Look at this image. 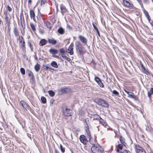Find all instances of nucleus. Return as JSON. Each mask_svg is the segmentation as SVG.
<instances>
[{"mask_svg": "<svg viewBox=\"0 0 153 153\" xmlns=\"http://www.w3.org/2000/svg\"><path fill=\"white\" fill-rule=\"evenodd\" d=\"M95 101L99 105H101L103 107L108 108L109 106L108 103L105 100L100 99V98H97L95 100Z\"/></svg>", "mask_w": 153, "mask_h": 153, "instance_id": "nucleus-1", "label": "nucleus"}, {"mask_svg": "<svg viewBox=\"0 0 153 153\" xmlns=\"http://www.w3.org/2000/svg\"><path fill=\"white\" fill-rule=\"evenodd\" d=\"M75 46L76 50L79 53L80 55L83 54V48L82 44L79 41H76L75 43Z\"/></svg>", "mask_w": 153, "mask_h": 153, "instance_id": "nucleus-2", "label": "nucleus"}, {"mask_svg": "<svg viewBox=\"0 0 153 153\" xmlns=\"http://www.w3.org/2000/svg\"><path fill=\"white\" fill-rule=\"evenodd\" d=\"M91 149L93 153H102L103 151V149L99 146H93Z\"/></svg>", "mask_w": 153, "mask_h": 153, "instance_id": "nucleus-3", "label": "nucleus"}, {"mask_svg": "<svg viewBox=\"0 0 153 153\" xmlns=\"http://www.w3.org/2000/svg\"><path fill=\"white\" fill-rule=\"evenodd\" d=\"M79 140L84 145L86 144L88 142L85 136L84 135H82L80 136Z\"/></svg>", "mask_w": 153, "mask_h": 153, "instance_id": "nucleus-4", "label": "nucleus"}, {"mask_svg": "<svg viewBox=\"0 0 153 153\" xmlns=\"http://www.w3.org/2000/svg\"><path fill=\"white\" fill-rule=\"evenodd\" d=\"M78 38L81 42L84 44V45H87V43L88 41L86 38L82 35H79L78 36Z\"/></svg>", "mask_w": 153, "mask_h": 153, "instance_id": "nucleus-5", "label": "nucleus"}, {"mask_svg": "<svg viewBox=\"0 0 153 153\" xmlns=\"http://www.w3.org/2000/svg\"><path fill=\"white\" fill-rule=\"evenodd\" d=\"M63 114L65 116H70L71 115V110L67 108H66L63 111Z\"/></svg>", "mask_w": 153, "mask_h": 153, "instance_id": "nucleus-6", "label": "nucleus"}, {"mask_svg": "<svg viewBox=\"0 0 153 153\" xmlns=\"http://www.w3.org/2000/svg\"><path fill=\"white\" fill-rule=\"evenodd\" d=\"M135 149L137 153H146L144 149L139 146H136Z\"/></svg>", "mask_w": 153, "mask_h": 153, "instance_id": "nucleus-7", "label": "nucleus"}, {"mask_svg": "<svg viewBox=\"0 0 153 153\" xmlns=\"http://www.w3.org/2000/svg\"><path fill=\"white\" fill-rule=\"evenodd\" d=\"M5 15V19L6 24L7 25L8 27V29L10 30L9 27H10V18L7 15V13L6 12V13H4Z\"/></svg>", "mask_w": 153, "mask_h": 153, "instance_id": "nucleus-8", "label": "nucleus"}, {"mask_svg": "<svg viewBox=\"0 0 153 153\" xmlns=\"http://www.w3.org/2000/svg\"><path fill=\"white\" fill-rule=\"evenodd\" d=\"M60 9L61 12L63 16L67 11V10L66 8L62 4L60 5Z\"/></svg>", "mask_w": 153, "mask_h": 153, "instance_id": "nucleus-9", "label": "nucleus"}, {"mask_svg": "<svg viewBox=\"0 0 153 153\" xmlns=\"http://www.w3.org/2000/svg\"><path fill=\"white\" fill-rule=\"evenodd\" d=\"M73 46V43H71L69 47V48L68 49V53H70V55H72L74 53Z\"/></svg>", "mask_w": 153, "mask_h": 153, "instance_id": "nucleus-10", "label": "nucleus"}, {"mask_svg": "<svg viewBox=\"0 0 153 153\" xmlns=\"http://www.w3.org/2000/svg\"><path fill=\"white\" fill-rule=\"evenodd\" d=\"M60 91L62 94H66L70 91V89L68 88H62Z\"/></svg>", "mask_w": 153, "mask_h": 153, "instance_id": "nucleus-11", "label": "nucleus"}, {"mask_svg": "<svg viewBox=\"0 0 153 153\" xmlns=\"http://www.w3.org/2000/svg\"><path fill=\"white\" fill-rule=\"evenodd\" d=\"M123 3L125 6L127 7H132L133 5L131 4L128 1L126 0H123Z\"/></svg>", "mask_w": 153, "mask_h": 153, "instance_id": "nucleus-12", "label": "nucleus"}, {"mask_svg": "<svg viewBox=\"0 0 153 153\" xmlns=\"http://www.w3.org/2000/svg\"><path fill=\"white\" fill-rule=\"evenodd\" d=\"M48 42L50 44H51L53 45H55L56 43V40H55L53 38L51 39H48Z\"/></svg>", "mask_w": 153, "mask_h": 153, "instance_id": "nucleus-13", "label": "nucleus"}, {"mask_svg": "<svg viewBox=\"0 0 153 153\" xmlns=\"http://www.w3.org/2000/svg\"><path fill=\"white\" fill-rule=\"evenodd\" d=\"M20 103L23 108L26 109L28 106V104L23 100L21 101Z\"/></svg>", "mask_w": 153, "mask_h": 153, "instance_id": "nucleus-14", "label": "nucleus"}, {"mask_svg": "<svg viewBox=\"0 0 153 153\" xmlns=\"http://www.w3.org/2000/svg\"><path fill=\"white\" fill-rule=\"evenodd\" d=\"M30 15L31 18H33L34 21H36L35 13L33 10H30Z\"/></svg>", "mask_w": 153, "mask_h": 153, "instance_id": "nucleus-15", "label": "nucleus"}, {"mask_svg": "<svg viewBox=\"0 0 153 153\" xmlns=\"http://www.w3.org/2000/svg\"><path fill=\"white\" fill-rule=\"evenodd\" d=\"M89 141L91 144L93 146H95V145L97 143L96 140L95 139H93V138H91L90 139H89Z\"/></svg>", "mask_w": 153, "mask_h": 153, "instance_id": "nucleus-16", "label": "nucleus"}, {"mask_svg": "<svg viewBox=\"0 0 153 153\" xmlns=\"http://www.w3.org/2000/svg\"><path fill=\"white\" fill-rule=\"evenodd\" d=\"M13 31L15 37H17L19 35V32L17 27H15L13 30Z\"/></svg>", "mask_w": 153, "mask_h": 153, "instance_id": "nucleus-17", "label": "nucleus"}, {"mask_svg": "<svg viewBox=\"0 0 153 153\" xmlns=\"http://www.w3.org/2000/svg\"><path fill=\"white\" fill-rule=\"evenodd\" d=\"M47 42V41L44 39H43L41 40L39 42V45L41 46H44L45 45Z\"/></svg>", "mask_w": 153, "mask_h": 153, "instance_id": "nucleus-18", "label": "nucleus"}, {"mask_svg": "<svg viewBox=\"0 0 153 153\" xmlns=\"http://www.w3.org/2000/svg\"><path fill=\"white\" fill-rule=\"evenodd\" d=\"M57 32L59 34L62 35L65 33V31L63 28L60 27L58 29Z\"/></svg>", "mask_w": 153, "mask_h": 153, "instance_id": "nucleus-19", "label": "nucleus"}, {"mask_svg": "<svg viewBox=\"0 0 153 153\" xmlns=\"http://www.w3.org/2000/svg\"><path fill=\"white\" fill-rule=\"evenodd\" d=\"M49 51L50 53L52 54H57L58 52L57 50L54 49H51Z\"/></svg>", "mask_w": 153, "mask_h": 153, "instance_id": "nucleus-20", "label": "nucleus"}, {"mask_svg": "<svg viewBox=\"0 0 153 153\" xmlns=\"http://www.w3.org/2000/svg\"><path fill=\"white\" fill-rule=\"evenodd\" d=\"M51 65L54 68H58V65L56 62L55 61H53L51 63Z\"/></svg>", "mask_w": 153, "mask_h": 153, "instance_id": "nucleus-21", "label": "nucleus"}, {"mask_svg": "<svg viewBox=\"0 0 153 153\" xmlns=\"http://www.w3.org/2000/svg\"><path fill=\"white\" fill-rule=\"evenodd\" d=\"M93 118L94 120H96L98 121L100 119V117L98 115L95 114L94 115Z\"/></svg>", "mask_w": 153, "mask_h": 153, "instance_id": "nucleus-22", "label": "nucleus"}, {"mask_svg": "<svg viewBox=\"0 0 153 153\" xmlns=\"http://www.w3.org/2000/svg\"><path fill=\"white\" fill-rule=\"evenodd\" d=\"M153 94V88H151L150 90L148 92V96L149 98L151 97V95Z\"/></svg>", "mask_w": 153, "mask_h": 153, "instance_id": "nucleus-23", "label": "nucleus"}, {"mask_svg": "<svg viewBox=\"0 0 153 153\" xmlns=\"http://www.w3.org/2000/svg\"><path fill=\"white\" fill-rule=\"evenodd\" d=\"M119 139L121 143L125 146V144H126V143L125 142V139L122 136H120V137Z\"/></svg>", "mask_w": 153, "mask_h": 153, "instance_id": "nucleus-24", "label": "nucleus"}, {"mask_svg": "<svg viewBox=\"0 0 153 153\" xmlns=\"http://www.w3.org/2000/svg\"><path fill=\"white\" fill-rule=\"evenodd\" d=\"M22 44L21 45V48L22 49V50L25 52V51L26 47L25 46V42H24L23 43H22Z\"/></svg>", "mask_w": 153, "mask_h": 153, "instance_id": "nucleus-25", "label": "nucleus"}, {"mask_svg": "<svg viewBox=\"0 0 153 153\" xmlns=\"http://www.w3.org/2000/svg\"><path fill=\"white\" fill-rule=\"evenodd\" d=\"M43 68L45 69L46 70H48L50 71V70H54V69H52L51 68H49L48 66L47 65H43Z\"/></svg>", "mask_w": 153, "mask_h": 153, "instance_id": "nucleus-26", "label": "nucleus"}, {"mask_svg": "<svg viewBox=\"0 0 153 153\" xmlns=\"http://www.w3.org/2000/svg\"><path fill=\"white\" fill-rule=\"evenodd\" d=\"M40 68V65L39 64L37 63L36 65H35L34 69L36 71L38 72L39 71Z\"/></svg>", "mask_w": 153, "mask_h": 153, "instance_id": "nucleus-27", "label": "nucleus"}, {"mask_svg": "<svg viewBox=\"0 0 153 153\" xmlns=\"http://www.w3.org/2000/svg\"><path fill=\"white\" fill-rule=\"evenodd\" d=\"M86 136L89 139H91V135L89 131V130H86Z\"/></svg>", "mask_w": 153, "mask_h": 153, "instance_id": "nucleus-28", "label": "nucleus"}, {"mask_svg": "<svg viewBox=\"0 0 153 153\" xmlns=\"http://www.w3.org/2000/svg\"><path fill=\"white\" fill-rule=\"evenodd\" d=\"M48 93L49 95L51 97H53L55 94V92L52 90L48 91Z\"/></svg>", "mask_w": 153, "mask_h": 153, "instance_id": "nucleus-29", "label": "nucleus"}, {"mask_svg": "<svg viewBox=\"0 0 153 153\" xmlns=\"http://www.w3.org/2000/svg\"><path fill=\"white\" fill-rule=\"evenodd\" d=\"M30 25L32 29V30L33 31L35 32L36 31V29L35 28V26L32 23H30Z\"/></svg>", "mask_w": 153, "mask_h": 153, "instance_id": "nucleus-30", "label": "nucleus"}, {"mask_svg": "<svg viewBox=\"0 0 153 153\" xmlns=\"http://www.w3.org/2000/svg\"><path fill=\"white\" fill-rule=\"evenodd\" d=\"M41 100L42 102L43 103L45 104L46 102V98L44 97H41Z\"/></svg>", "mask_w": 153, "mask_h": 153, "instance_id": "nucleus-31", "label": "nucleus"}, {"mask_svg": "<svg viewBox=\"0 0 153 153\" xmlns=\"http://www.w3.org/2000/svg\"><path fill=\"white\" fill-rule=\"evenodd\" d=\"M19 42L22 43L24 42H25L24 39L22 36H19Z\"/></svg>", "mask_w": 153, "mask_h": 153, "instance_id": "nucleus-32", "label": "nucleus"}, {"mask_svg": "<svg viewBox=\"0 0 153 153\" xmlns=\"http://www.w3.org/2000/svg\"><path fill=\"white\" fill-rule=\"evenodd\" d=\"M141 66L142 68V69L143 70V71H144V72L145 73H147L148 72V71L145 68V67L144 66L143 64L141 63Z\"/></svg>", "mask_w": 153, "mask_h": 153, "instance_id": "nucleus-33", "label": "nucleus"}, {"mask_svg": "<svg viewBox=\"0 0 153 153\" xmlns=\"http://www.w3.org/2000/svg\"><path fill=\"white\" fill-rule=\"evenodd\" d=\"M131 94H128V97L132 98L133 99H135V97L134 96V94L133 93H131Z\"/></svg>", "mask_w": 153, "mask_h": 153, "instance_id": "nucleus-34", "label": "nucleus"}, {"mask_svg": "<svg viewBox=\"0 0 153 153\" xmlns=\"http://www.w3.org/2000/svg\"><path fill=\"white\" fill-rule=\"evenodd\" d=\"M61 56L63 58H64L65 59H66V60L68 62H70V61L71 60V59L69 58L68 57L64 55V54L62 55H61Z\"/></svg>", "mask_w": 153, "mask_h": 153, "instance_id": "nucleus-35", "label": "nucleus"}, {"mask_svg": "<svg viewBox=\"0 0 153 153\" xmlns=\"http://www.w3.org/2000/svg\"><path fill=\"white\" fill-rule=\"evenodd\" d=\"M28 44L31 49V51H33V48L32 45L31 44L30 42L29 41L28 42Z\"/></svg>", "mask_w": 153, "mask_h": 153, "instance_id": "nucleus-36", "label": "nucleus"}, {"mask_svg": "<svg viewBox=\"0 0 153 153\" xmlns=\"http://www.w3.org/2000/svg\"><path fill=\"white\" fill-rule=\"evenodd\" d=\"M59 51L62 55H63L65 53V49L62 48L59 50Z\"/></svg>", "mask_w": 153, "mask_h": 153, "instance_id": "nucleus-37", "label": "nucleus"}, {"mask_svg": "<svg viewBox=\"0 0 153 153\" xmlns=\"http://www.w3.org/2000/svg\"><path fill=\"white\" fill-rule=\"evenodd\" d=\"M60 148L61 149V152L63 153L65 152V148L63 147V146L60 144Z\"/></svg>", "mask_w": 153, "mask_h": 153, "instance_id": "nucleus-38", "label": "nucleus"}, {"mask_svg": "<svg viewBox=\"0 0 153 153\" xmlns=\"http://www.w3.org/2000/svg\"><path fill=\"white\" fill-rule=\"evenodd\" d=\"M20 71L21 73L23 75H25V69L23 68H21L20 69Z\"/></svg>", "mask_w": 153, "mask_h": 153, "instance_id": "nucleus-39", "label": "nucleus"}, {"mask_svg": "<svg viewBox=\"0 0 153 153\" xmlns=\"http://www.w3.org/2000/svg\"><path fill=\"white\" fill-rule=\"evenodd\" d=\"M46 25L47 27L49 29H51V25L50 23L49 22L47 23Z\"/></svg>", "mask_w": 153, "mask_h": 153, "instance_id": "nucleus-40", "label": "nucleus"}, {"mask_svg": "<svg viewBox=\"0 0 153 153\" xmlns=\"http://www.w3.org/2000/svg\"><path fill=\"white\" fill-rule=\"evenodd\" d=\"M112 93L113 94L117 96H118L119 94V93L115 90H114L112 92Z\"/></svg>", "mask_w": 153, "mask_h": 153, "instance_id": "nucleus-41", "label": "nucleus"}, {"mask_svg": "<svg viewBox=\"0 0 153 153\" xmlns=\"http://www.w3.org/2000/svg\"><path fill=\"white\" fill-rule=\"evenodd\" d=\"M94 79L95 80L97 83L100 81H101L100 79L97 77H95Z\"/></svg>", "mask_w": 153, "mask_h": 153, "instance_id": "nucleus-42", "label": "nucleus"}, {"mask_svg": "<svg viewBox=\"0 0 153 153\" xmlns=\"http://www.w3.org/2000/svg\"><path fill=\"white\" fill-rule=\"evenodd\" d=\"M137 1L139 3L140 5L141 6L142 8H143V3H142L141 0H137Z\"/></svg>", "mask_w": 153, "mask_h": 153, "instance_id": "nucleus-43", "label": "nucleus"}, {"mask_svg": "<svg viewBox=\"0 0 153 153\" xmlns=\"http://www.w3.org/2000/svg\"><path fill=\"white\" fill-rule=\"evenodd\" d=\"M103 126H104L105 128H107L108 126V124L107 123L105 122H103L101 124Z\"/></svg>", "mask_w": 153, "mask_h": 153, "instance_id": "nucleus-44", "label": "nucleus"}, {"mask_svg": "<svg viewBox=\"0 0 153 153\" xmlns=\"http://www.w3.org/2000/svg\"><path fill=\"white\" fill-rule=\"evenodd\" d=\"M98 84L100 86V87H101V88H102L103 87V86H104L103 85L102 82L101 81H100L98 83Z\"/></svg>", "mask_w": 153, "mask_h": 153, "instance_id": "nucleus-45", "label": "nucleus"}, {"mask_svg": "<svg viewBox=\"0 0 153 153\" xmlns=\"http://www.w3.org/2000/svg\"><path fill=\"white\" fill-rule=\"evenodd\" d=\"M28 75L30 77L31 76H33L34 75L33 74V73L31 71H29Z\"/></svg>", "mask_w": 153, "mask_h": 153, "instance_id": "nucleus-46", "label": "nucleus"}, {"mask_svg": "<svg viewBox=\"0 0 153 153\" xmlns=\"http://www.w3.org/2000/svg\"><path fill=\"white\" fill-rule=\"evenodd\" d=\"M117 147L118 148H119V149H120V150H121L122 149V147H123V145H122L121 144H119L117 146Z\"/></svg>", "mask_w": 153, "mask_h": 153, "instance_id": "nucleus-47", "label": "nucleus"}, {"mask_svg": "<svg viewBox=\"0 0 153 153\" xmlns=\"http://www.w3.org/2000/svg\"><path fill=\"white\" fill-rule=\"evenodd\" d=\"M46 2V0H41V5H44Z\"/></svg>", "mask_w": 153, "mask_h": 153, "instance_id": "nucleus-48", "label": "nucleus"}, {"mask_svg": "<svg viewBox=\"0 0 153 153\" xmlns=\"http://www.w3.org/2000/svg\"><path fill=\"white\" fill-rule=\"evenodd\" d=\"M92 25L94 29L96 31L98 30L94 23H92Z\"/></svg>", "mask_w": 153, "mask_h": 153, "instance_id": "nucleus-49", "label": "nucleus"}, {"mask_svg": "<svg viewBox=\"0 0 153 153\" xmlns=\"http://www.w3.org/2000/svg\"><path fill=\"white\" fill-rule=\"evenodd\" d=\"M98 121H99L100 123L101 124L104 122V121L103 119H102L101 117L100 120H99Z\"/></svg>", "mask_w": 153, "mask_h": 153, "instance_id": "nucleus-50", "label": "nucleus"}, {"mask_svg": "<svg viewBox=\"0 0 153 153\" xmlns=\"http://www.w3.org/2000/svg\"><path fill=\"white\" fill-rule=\"evenodd\" d=\"M7 8L8 9V10L9 12L11 11L12 10V9L11 7H10L9 5H8L7 6Z\"/></svg>", "mask_w": 153, "mask_h": 153, "instance_id": "nucleus-51", "label": "nucleus"}, {"mask_svg": "<svg viewBox=\"0 0 153 153\" xmlns=\"http://www.w3.org/2000/svg\"><path fill=\"white\" fill-rule=\"evenodd\" d=\"M144 13L145 14L146 16H148V15L149 14L148 12L146 10H144Z\"/></svg>", "mask_w": 153, "mask_h": 153, "instance_id": "nucleus-52", "label": "nucleus"}, {"mask_svg": "<svg viewBox=\"0 0 153 153\" xmlns=\"http://www.w3.org/2000/svg\"><path fill=\"white\" fill-rule=\"evenodd\" d=\"M84 114V112L83 111H79V114L81 115H82L83 114Z\"/></svg>", "mask_w": 153, "mask_h": 153, "instance_id": "nucleus-53", "label": "nucleus"}, {"mask_svg": "<svg viewBox=\"0 0 153 153\" xmlns=\"http://www.w3.org/2000/svg\"><path fill=\"white\" fill-rule=\"evenodd\" d=\"M67 28L70 30H71L72 29V27L68 25H67Z\"/></svg>", "mask_w": 153, "mask_h": 153, "instance_id": "nucleus-54", "label": "nucleus"}, {"mask_svg": "<svg viewBox=\"0 0 153 153\" xmlns=\"http://www.w3.org/2000/svg\"><path fill=\"white\" fill-rule=\"evenodd\" d=\"M30 79H32V80L33 81L35 80L34 76V75L33 76H31L30 77Z\"/></svg>", "mask_w": 153, "mask_h": 153, "instance_id": "nucleus-55", "label": "nucleus"}, {"mask_svg": "<svg viewBox=\"0 0 153 153\" xmlns=\"http://www.w3.org/2000/svg\"><path fill=\"white\" fill-rule=\"evenodd\" d=\"M124 153H131V152L129 151L125 150H124Z\"/></svg>", "mask_w": 153, "mask_h": 153, "instance_id": "nucleus-56", "label": "nucleus"}, {"mask_svg": "<svg viewBox=\"0 0 153 153\" xmlns=\"http://www.w3.org/2000/svg\"><path fill=\"white\" fill-rule=\"evenodd\" d=\"M147 18L149 20V21L150 20V17L149 15H148V16H146Z\"/></svg>", "mask_w": 153, "mask_h": 153, "instance_id": "nucleus-57", "label": "nucleus"}, {"mask_svg": "<svg viewBox=\"0 0 153 153\" xmlns=\"http://www.w3.org/2000/svg\"><path fill=\"white\" fill-rule=\"evenodd\" d=\"M56 10H57V12H58L59 10V9L58 8V6L57 4H56Z\"/></svg>", "mask_w": 153, "mask_h": 153, "instance_id": "nucleus-58", "label": "nucleus"}, {"mask_svg": "<svg viewBox=\"0 0 153 153\" xmlns=\"http://www.w3.org/2000/svg\"><path fill=\"white\" fill-rule=\"evenodd\" d=\"M148 0H143V1L144 3L146 4L148 1Z\"/></svg>", "mask_w": 153, "mask_h": 153, "instance_id": "nucleus-59", "label": "nucleus"}, {"mask_svg": "<svg viewBox=\"0 0 153 153\" xmlns=\"http://www.w3.org/2000/svg\"><path fill=\"white\" fill-rule=\"evenodd\" d=\"M18 121L20 123V124H21V125H23V124H22V123H23V122L21 121H20V120H18Z\"/></svg>", "mask_w": 153, "mask_h": 153, "instance_id": "nucleus-60", "label": "nucleus"}, {"mask_svg": "<svg viewBox=\"0 0 153 153\" xmlns=\"http://www.w3.org/2000/svg\"><path fill=\"white\" fill-rule=\"evenodd\" d=\"M96 32L98 34V35L99 36H100V34L99 33V31L98 30L96 31Z\"/></svg>", "mask_w": 153, "mask_h": 153, "instance_id": "nucleus-61", "label": "nucleus"}, {"mask_svg": "<svg viewBox=\"0 0 153 153\" xmlns=\"http://www.w3.org/2000/svg\"><path fill=\"white\" fill-rule=\"evenodd\" d=\"M124 91L125 92H126L128 95V94H129V93H130V92H128V91H127L126 90H124Z\"/></svg>", "mask_w": 153, "mask_h": 153, "instance_id": "nucleus-62", "label": "nucleus"}, {"mask_svg": "<svg viewBox=\"0 0 153 153\" xmlns=\"http://www.w3.org/2000/svg\"><path fill=\"white\" fill-rule=\"evenodd\" d=\"M55 153H59V151H58L57 149H55Z\"/></svg>", "mask_w": 153, "mask_h": 153, "instance_id": "nucleus-63", "label": "nucleus"}, {"mask_svg": "<svg viewBox=\"0 0 153 153\" xmlns=\"http://www.w3.org/2000/svg\"><path fill=\"white\" fill-rule=\"evenodd\" d=\"M31 2H32L31 0H29L28 1V3L29 4L31 3Z\"/></svg>", "mask_w": 153, "mask_h": 153, "instance_id": "nucleus-64", "label": "nucleus"}]
</instances>
